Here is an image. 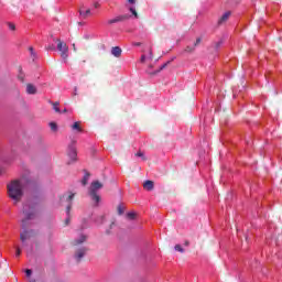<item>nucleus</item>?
<instances>
[{
  "label": "nucleus",
  "instance_id": "36",
  "mask_svg": "<svg viewBox=\"0 0 282 282\" xmlns=\"http://www.w3.org/2000/svg\"><path fill=\"white\" fill-rule=\"evenodd\" d=\"M141 63H144L147 61V55H141Z\"/></svg>",
  "mask_w": 282,
  "mask_h": 282
},
{
  "label": "nucleus",
  "instance_id": "26",
  "mask_svg": "<svg viewBox=\"0 0 282 282\" xmlns=\"http://www.w3.org/2000/svg\"><path fill=\"white\" fill-rule=\"evenodd\" d=\"M170 63H171V62H167V63L161 65L160 69H158V70L155 72V74H159V72H162V69H165V67H166Z\"/></svg>",
  "mask_w": 282,
  "mask_h": 282
},
{
  "label": "nucleus",
  "instance_id": "12",
  "mask_svg": "<svg viewBox=\"0 0 282 282\" xmlns=\"http://www.w3.org/2000/svg\"><path fill=\"white\" fill-rule=\"evenodd\" d=\"M153 186H154L153 181H145L143 183V188H145V191H153Z\"/></svg>",
  "mask_w": 282,
  "mask_h": 282
},
{
  "label": "nucleus",
  "instance_id": "25",
  "mask_svg": "<svg viewBox=\"0 0 282 282\" xmlns=\"http://www.w3.org/2000/svg\"><path fill=\"white\" fill-rule=\"evenodd\" d=\"M95 221H96V224H105V216H100Z\"/></svg>",
  "mask_w": 282,
  "mask_h": 282
},
{
  "label": "nucleus",
  "instance_id": "17",
  "mask_svg": "<svg viewBox=\"0 0 282 282\" xmlns=\"http://www.w3.org/2000/svg\"><path fill=\"white\" fill-rule=\"evenodd\" d=\"M129 11L131 12V14L134 15V19H139L140 15H138V11H135V7H130Z\"/></svg>",
  "mask_w": 282,
  "mask_h": 282
},
{
  "label": "nucleus",
  "instance_id": "9",
  "mask_svg": "<svg viewBox=\"0 0 282 282\" xmlns=\"http://www.w3.org/2000/svg\"><path fill=\"white\" fill-rule=\"evenodd\" d=\"M232 13L230 11L225 12L220 19L218 20V25H224L229 19Z\"/></svg>",
  "mask_w": 282,
  "mask_h": 282
},
{
  "label": "nucleus",
  "instance_id": "14",
  "mask_svg": "<svg viewBox=\"0 0 282 282\" xmlns=\"http://www.w3.org/2000/svg\"><path fill=\"white\" fill-rule=\"evenodd\" d=\"M72 129L73 131H78L79 133H83V128H80V123L78 121L72 124Z\"/></svg>",
  "mask_w": 282,
  "mask_h": 282
},
{
  "label": "nucleus",
  "instance_id": "40",
  "mask_svg": "<svg viewBox=\"0 0 282 282\" xmlns=\"http://www.w3.org/2000/svg\"><path fill=\"white\" fill-rule=\"evenodd\" d=\"M3 173H6V170L2 166H0V175H3Z\"/></svg>",
  "mask_w": 282,
  "mask_h": 282
},
{
  "label": "nucleus",
  "instance_id": "44",
  "mask_svg": "<svg viewBox=\"0 0 282 282\" xmlns=\"http://www.w3.org/2000/svg\"><path fill=\"white\" fill-rule=\"evenodd\" d=\"M100 7V4H98V3H95V8H99Z\"/></svg>",
  "mask_w": 282,
  "mask_h": 282
},
{
  "label": "nucleus",
  "instance_id": "37",
  "mask_svg": "<svg viewBox=\"0 0 282 282\" xmlns=\"http://www.w3.org/2000/svg\"><path fill=\"white\" fill-rule=\"evenodd\" d=\"M140 45H142V43H140V42H134V43H133V46H134V47H140Z\"/></svg>",
  "mask_w": 282,
  "mask_h": 282
},
{
  "label": "nucleus",
  "instance_id": "35",
  "mask_svg": "<svg viewBox=\"0 0 282 282\" xmlns=\"http://www.w3.org/2000/svg\"><path fill=\"white\" fill-rule=\"evenodd\" d=\"M29 50H30V52H31V56H35L34 47L31 46Z\"/></svg>",
  "mask_w": 282,
  "mask_h": 282
},
{
  "label": "nucleus",
  "instance_id": "28",
  "mask_svg": "<svg viewBox=\"0 0 282 282\" xmlns=\"http://www.w3.org/2000/svg\"><path fill=\"white\" fill-rule=\"evenodd\" d=\"M24 272L28 278L32 276V269H25Z\"/></svg>",
  "mask_w": 282,
  "mask_h": 282
},
{
  "label": "nucleus",
  "instance_id": "50",
  "mask_svg": "<svg viewBox=\"0 0 282 282\" xmlns=\"http://www.w3.org/2000/svg\"><path fill=\"white\" fill-rule=\"evenodd\" d=\"M107 235H109V230H107Z\"/></svg>",
  "mask_w": 282,
  "mask_h": 282
},
{
  "label": "nucleus",
  "instance_id": "11",
  "mask_svg": "<svg viewBox=\"0 0 282 282\" xmlns=\"http://www.w3.org/2000/svg\"><path fill=\"white\" fill-rule=\"evenodd\" d=\"M87 241L86 235H80L79 238L75 239L74 246H80V243H85Z\"/></svg>",
  "mask_w": 282,
  "mask_h": 282
},
{
  "label": "nucleus",
  "instance_id": "1",
  "mask_svg": "<svg viewBox=\"0 0 282 282\" xmlns=\"http://www.w3.org/2000/svg\"><path fill=\"white\" fill-rule=\"evenodd\" d=\"M39 204H41V191L37 188L31 193V196L24 202L22 213L24 218L22 219V232L20 234V239L25 246V241L32 237L33 230H28V224L32 219L36 218V213L39 212Z\"/></svg>",
  "mask_w": 282,
  "mask_h": 282
},
{
  "label": "nucleus",
  "instance_id": "45",
  "mask_svg": "<svg viewBox=\"0 0 282 282\" xmlns=\"http://www.w3.org/2000/svg\"><path fill=\"white\" fill-rule=\"evenodd\" d=\"M74 51L76 52V44H73Z\"/></svg>",
  "mask_w": 282,
  "mask_h": 282
},
{
  "label": "nucleus",
  "instance_id": "23",
  "mask_svg": "<svg viewBox=\"0 0 282 282\" xmlns=\"http://www.w3.org/2000/svg\"><path fill=\"white\" fill-rule=\"evenodd\" d=\"M221 45H224V41H221V40L218 41V42H216V43H214V47H215L216 50L220 48Z\"/></svg>",
  "mask_w": 282,
  "mask_h": 282
},
{
  "label": "nucleus",
  "instance_id": "5",
  "mask_svg": "<svg viewBox=\"0 0 282 282\" xmlns=\"http://www.w3.org/2000/svg\"><path fill=\"white\" fill-rule=\"evenodd\" d=\"M54 43H57V50L61 52V57L63 58L64 63L67 61L69 54V47L67 44L59 39L53 37Z\"/></svg>",
  "mask_w": 282,
  "mask_h": 282
},
{
  "label": "nucleus",
  "instance_id": "41",
  "mask_svg": "<svg viewBox=\"0 0 282 282\" xmlns=\"http://www.w3.org/2000/svg\"><path fill=\"white\" fill-rule=\"evenodd\" d=\"M128 3H131L133 6L135 3V0H128Z\"/></svg>",
  "mask_w": 282,
  "mask_h": 282
},
{
  "label": "nucleus",
  "instance_id": "20",
  "mask_svg": "<svg viewBox=\"0 0 282 282\" xmlns=\"http://www.w3.org/2000/svg\"><path fill=\"white\" fill-rule=\"evenodd\" d=\"M51 131H58V126L55 122L50 123Z\"/></svg>",
  "mask_w": 282,
  "mask_h": 282
},
{
  "label": "nucleus",
  "instance_id": "13",
  "mask_svg": "<svg viewBox=\"0 0 282 282\" xmlns=\"http://www.w3.org/2000/svg\"><path fill=\"white\" fill-rule=\"evenodd\" d=\"M26 93L30 94V95L36 94V87L34 85H32V84H28Z\"/></svg>",
  "mask_w": 282,
  "mask_h": 282
},
{
  "label": "nucleus",
  "instance_id": "19",
  "mask_svg": "<svg viewBox=\"0 0 282 282\" xmlns=\"http://www.w3.org/2000/svg\"><path fill=\"white\" fill-rule=\"evenodd\" d=\"M88 180H89V172H86L85 175H84V178H83V181H82V184H83L84 186H86Z\"/></svg>",
  "mask_w": 282,
  "mask_h": 282
},
{
  "label": "nucleus",
  "instance_id": "49",
  "mask_svg": "<svg viewBox=\"0 0 282 282\" xmlns=\"http://www.w3.org/2000/svg\"><path fill=\"white\" fill-rule=\"evenodd\" d=\"M185 245L188 246V241H186Z\"/></svg>",
  "mask_w": 282,
  "mask_h": 282
},
{
  "label": "nucleus",
  "instance_id": "24",
  "mask_svg": "<svg viewBox=\"0 0 282 282\" xmlns=\"http://www.w3.org/2000/svg\"><path fill=\"white\" fill-rule=\"evenodd\" d=\"M127 217H128V219H135V213L129 212V213L127 214Z\"/></svg>",
  "mask_w": 282,
  "mask_h": 282
},
{
  "label": "nucleus",
  "instance_id": "42",
  "mask_svg": "<svg viewBox=\"0 0 282 282\" xmlns=\"http://www.w3.org/2000/svg\"><path fill=\"white\" fill-rule=\"evenodd\" d=\"M62 113H67V108H64Z\"/></svg>",
  "mask_w": 282,
  "mask_h": 282
},
{
  "label": "nucleus",
  "instance_id": "2",
  "mask_svg": "<svg viewBox=\"0 0 282 282\" xmlns=\"http://www.w3.org/2000/svg\"><path fill=\"white\" fill-rule=\"evenodd\" d=\"M23 184L24 186H36V180L32 177L30 171H24L21 180H13L7 185L8 196L15 206L23 199Z\"/></svg>",
  "mask_w": 282,
  "mask_h": 282
},
{
  "label": "nucleus",
  "instance_id": "21",
  "mask_svg": "<svg viewBox=\"0 0 282 282\" xmlns=\"http://www.w3.org/2000/svg\"><path fill=\"white\" fill-rule=\"evenodd\" d=\"M118 215H124V206L122 204L118 206Z\"/></svg>",
  "mask_w": 282,
  "mask_h": 282
},
{
  "label": "nucleus",
  "instance_id": "29",
  "mask_svg": "<svg viewBox=\"0 0 282 282\" xmlns=\"http://www.w3.org/2000/svg\"><path fill=\"white\" fill-rule=\"evenodd\" d=\"M46 50H47V51H51V52H54V50H56V46H55L54 44H52V45H48V46L46 47Z\"/></svg>",
  "mask_w": 282,
  "mask_h": 282
},
{
  "label": "nucleus",
  "instance_id": "39",
  "mask_svg": "<svg viewBox=\"0 0 282 282\" xmlns=\"http://www.w3.org/2000/svg\"><path fill=\"white\" fill-rule=\"evenodd\" d=\"M78 95V87H75L74 88V96H77Z\"/></svg>",
  "mask_w": 282,
  "mask_h": 282
},
{
  "label": "nucleus",
  "instance_id": "34",
  "mask_svg": "<svg viewBox=\"0 0 282 282\" xmlns=\"http://www.w3.org/2000/svg\"><path fill=\"white\" fill-rule=\"evenodd\" d=\"M199 43H202V39L200 37H198V39H196V42H195V46H197V45H199Z\"/></svg>",
  "mask_w": 282,
  "mask_h": 282
},
{
  "label": "nucleus",
  "instance_id": "22",
  "mask_svg": "<svg viewBox=\"0 0 282 282\" xmlns=\"http://www.w3.org/2000/svg\"><path fill=\"white\" fill-rule=\"evenodd\" d=\"M18 78H19V80H21V83H23L25 76L23 75V69L22 68H20V73L18 75Z\"/></svg>",
  "mask_w": 282,
  "mask_h": 282
},
{
  "label": "nucleus",
  "instance_id": "4",
  "mask_svg": "<svg viewBox=\"0 0 282 282\" xmlns=\"http://www.w3.org/2000/svg\"><path fill=\"white\" fill-rule=\"evenodd\" d=\"M74 197H75L74 193L67 192L59 198L61 204H65V202L68 203L66 206L67 218L65 219V226H69V210H72V202Z\"/></svg>",
  "mask_w": 282,
  "mask_h": 282
},
{
  "label": "nucleus",
  "instance_id": "46",
  "mask_svg": "<svg viewBox=\"0 0 282 282\" xmlns=\"http://www.w3.org/2000/svg\"><path fill=\"white\" fill-rule=\"evenodd\" d=\"M84 39H89V35H84Z\"/></svg>",
  "mask_w": 282,
  "mask_h": 282
},
{
  "label": "nucleus",
  "instance_id": "32",
  "mask_svg": "<svg viewBox=\"0 0 282 282\" xmlns=\"http://www.w3.org/2000/svg\"><path fill=\"white\" fill-rule=\"evenodd\" d=\"M9 29L12 30V31H14V30H17V26H14L13 23H9Z\"/></svg>",
  "mask_w": 282,
  "mask_h": 282
},
{
  "label": "nucleus",
  "instance_id": "47",
  "mask_svg": "<svg viewBox=\"0 0 282 282\" xmlns=\"http://www.w3.org/2000/svg\"><path fill=\"white\" fill-rule=\"evenodd\" d=\"M29 282H36V280L32 279V280H30Z\"/></svg>",
  "mask_w": 282,
  "mask_h": 282
},
{
  "label": "nucleus",
  "instance_id": "31",
  "mask_svg": "<svg viewBox=\"0 0 282 282\" xmlns=\"http://www.w3.org/2000/svg\"><path fill=\"white\" fill-rule=\"evenodd\" d=\"M87 228V219L83 220L82 230H85Z\"/></svg>",
  "mask_w": 282,
  "mask_h": 282
},
{
  "label": "nucleus",
  "instance_id": "33",
  "mask_svg": "<svg viewBox=\"0 0 282 282\" xmlns=\"http://www.w3.org/2000/svg\"><path fill=\"white\" fill-rule=\"evenodd\" d=\"M149 59H150V61H153V51H150V52H149Z\"/></svg>",
  "mask_w": 282,
  "mask_h": 282
},
{
  "label": "nucleus",
  "instance_id": "16",
  "mask_svg": "<svg viewBox=\"0 0 282 282\" xmlns=\"http://www.w3.org/2000/svg\"><path fill=\"white\" fill-rule=\"evenodd\" d=\"M51 102V105H53V109H54V111H56V113H62V111H61V108H58V101H56V102H52V101H50Z\"/></svg>",
  "mask_w": 282,
  "mask_h": 282
},
{
  "label": "nucleus",
  "instance_id": "10",
  "mask_svg": "<svg viewBox=\"0 0 282 282\" xmlns=\"http://www.w3.org/2000/svg\"><path fill=\"white\" fill-rule=\"evenodd\" d=\"M111 54L115 58H120V56H122V48H120V46H113L111 48Z\"/></svg>",
  "mask_w": 282,
  "mask_h": 282
},
{
  "label": "nucleus",
  "instance_id": "8",
  "mask_svg": "<svg viewBox=\"0 0 282 282\" xmlns=\"http://www.w3.org/2000/svg\"><path fill=\"white\" fill-rule=\"evenodd\" d=\"M85 254H87V247H82L76 250L74 259L77 261V263H80V260L83 259V257H85Z\"/></svg>",
  "mask_w": 282,
  "mask_h": 282
},
{
  "label": "nucleus",
  "instance_id": "18",
  "mask_svg": "<svg viewBox=\"0 0 282 282\" xmlns=\"http://www.w3.org/2000/svg\"><path fill=\"white\" fill-rule=\"evenodd\" d=\"M129 11L131 12V14L134 15V19H139L140 15H138V11H135V7H130Z\"/></svg>",
  "mask_w": 282,
  "mask_h": 282
},
{
  "label": "nucleus",
  "instance_id": "30",
  "mask_svg": "<svg viewBox=\"0 0 282 282\" xmlns=\"http://www.w3.org/2000/svg\"><path fill=\"white\" fill-rule=\"evenodd\" d=\"M15 257H21V248L17 247Z\"/></svg>",
  "mask_w": 282,
  "mask_h": 282
},
{
  "label": "nucleus",
  "instance_id": "7",
  "mask_svg": "<svg viewBox=\"0 0 282 282\" xmlns=\"http://www.w3.org/2000/svg\"><path fill=\"white\" fill-rule=\"evenodd\" d=\"M77 155L78 153L76 152V141H72V143L68 145V158H70L73 162H76Z\"/></svg>",
  "mask_w": 282,
  "mask_h": 282
},
{
  "label": "nucleus",
  "instance_id": "15",
  "mask_svg": "<svg viewBox=\"0 0 282 282\" xmlns=\"http://www.w3.org/2000/svg\"><path fill=\"white\" fill-rule=\"evenodd\" d=\"M89 14H91L90 9H87L86 11L79 10V15L83 17V19H87V17H89Z\"/></svg>",
  "mask_w": 282,
  "mask_h": 282
},
{
  "label": "nucleus",
  "instance_id": "43",
  "mask_svg": "<svg viewBox=\"0 0 282 282\" xmlns=\"http://www.w3.org/2000/svg\"><path fill=\"white\" fill-rule=\"evenodd\" d=\"M3 162H4V164H9V163H10V162H9L8 160H6V159L3 160Z\"/></svg>",
  "mask_w": 282,
  "mask_h": 282
},
{
  "label": "nucleus",
  "instance_id": "48",
  "mask_svg": "<svg viewBox=\"0 0 282 282\" xmlns=\"http://www.w3.org/2000/svg\"><path fill=\"white\" fill-rule=\"evenodd\" d=\"M174 250H177V245L174 246Z\"/></svg>",
  "mask_w": 282,
  "mask_h": 282
},
{
  "label": "nucleus",
  "instance_id": "3",
  "mask_svg": "<svg viewBox=\"0 0 282 282\" xmlns=\"http://www.w3.org/2000/svg\"><path fill=\"white\" fill-rule=\"evenodd\" d=\"M100 188H102L101 183H99L98 181H94L88 189V195L91 202H94V206H99L100 204V195H98Z\"/></svg>",
  "mask_w": 282,
  "mask_h": 282
},
{
  "label": "nucleus",
  "instance_id": "38",
  "mask_svg": "<svg viewBox=\"0 0 282 282\" xmlns=\"http://www.w3.org/2000/svg\"><path fill=\"white\" fill-rule=\"evenodd\" d=\"M177 252H184V249L180 245L177 246Z\"/></svg>",
  "mask_w": 282,
  "mask_h": 282
},
{
  "label": "nucleus",
  "instance_id": "27",
  "mask_svg": "<svg viewBox=\"0 0 282 282\" xmlns=\"http://www.w3.org/2000/svg\"><path fill=\"white\" fill-rule=\"evenodd\" d=\"M135 155H137V158H142V160H147V159L144 158V153L141 152V151L137 152Z\"/></svg>",
  "mask_w": 282,
  "mask_h": 282
},
{
  "label": "nucleus",
  "instance_id": "6",
  "mask_svg": "<svg viewBox=\"0 0 282 282\" xmlns=\"http://www.w3.org/2000/svg\"><path fill=\"white\" fill-rule=\"evenodd\" d=\"M129 19H131V15L128 13L118 15L113 19L108 20V25H113V23H122L124 21H129Z\"/></svg>",
  "mask_w": 282,
  "mask_h": 282
}]
</instances>
